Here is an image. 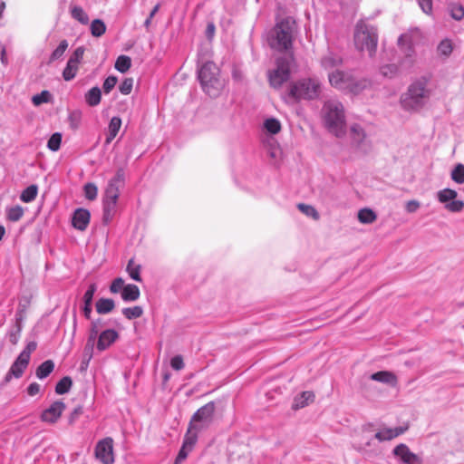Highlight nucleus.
<instances>
[{
    "label": "nucleus",
    "mask_w": 464,
    "mask_h": 464,
    "mask_svg": "<svg viewBox=\"0 0 464 464\" xmlns=\"http://www.w3.org/2000/svg\"><path fill=\"white\" fill-rule=\"evenodd\" d=\"M72 385V381L69 376L63 377L55 385V392L57 394L67 393Z\"/></svg>",
    "instance_id": "42"
},
{
    "label": "nucleus",
    "mask_w": 464,
    "mask_h": 464,
    "mask_svg": "<svg viewBox=\"0 0 464 464\" xmlns=\"http://www.w3.org/2000/svg\"><path fill=\"white\" fill-rule=\"evenodd\" d=\"M378 35L376 29L363 22L356 24L354 32L355 47L361 51H367L372 56L376 51Z\"/></svg>",
    "instance_id": "5"
},
{
    "label": "nucleus",
    "mask_w": 464,
    "mask_h": 464,
    "mask_svg": "<svg viewBox=\"0 0 464 464\" xmlns=\"http://www.w3.org/2000/svg\"><path fill=\"white\" fill-rule=\"evenodd\" d=\"M170 366L172 369L176 371H180L184 368L185 364L183 362V358L180 355H176L170 360Z\"/></svg>",
    "instance_id": "60"
},
{
    "label": "nucleus",
    "mask_w": 464,
    "mask_h": 464,
    "mask_svg": "<svg viewBox=\"0 0 464 464\" xmlns=\"http://www.w3.org/2000/svg\"><path fill=\"white\" fill-rule=\"evenodd\" d=\"M91 34L94 37H101L106 32V24L101 19H94L90 26Z\"/></svg>",
    "instance_id": "39"
},
{
    "label": "nucleus",
    "mask_w": 464,
    "mask_h": 464,
    "mask_svg": "<svg viewBox=\"0 0 464 464\" xmlns=\"http://www.w3.org/2000/svg\"><path fill=\"white\" fill-rule=\"evenodd\" d=\"M314 399V394L313 392H303L301 394L296 396L294 400L293 409L298 410L302 409L312 402Z\"/></svg>",
    "instance_id": "26"
},
{
    "label": "nucleus",
    "mask_w": 464,
    "mask_h": 464,
    "mask_svg": "<svg viewBox=\"0 0 464 464\" xmlns=\"http://www.w3.org/2000/svg\"><path fill=\"white\" fill-rule=\"evenodd\" d=\"M67 48L68 42L66 40H62L59 45L53 51L50 56V62H54L62 58Z\"/></svg>",
    "instance_id": "47"
},
{
    "label": "nucleus",
    "mask_w": 464,
    "mask_h": 464,
    "mask_svg": "<svg viewBox=\"0 0 464 464\" xmlns=\"http://www.w3.org/2000/svg\"><path fill=\"white\" fill-rule=\"evenodd\" d=\"M407 430V426L396 428L384 427L375 433L374 438L380 442L392 440V439L403 434Z\"/></svg>",
    "instance_id": "18"
},
{
    "label": "nucleus",
    "mask_w": 464,
    "mask_h": 464,
    "mask_svg": "<svg viewBox=\"0 0 464 464\" xmlns=\"http://www.w3.org/2000/svg\"><path fill=\"white\" fill-rule=\"evenodd\" d=\"M392 453L404 464H421L422 462L421 458L411 451L410 448L404 443L397 445Z\"/></svg>",
    "instance_id": "13"
},
{
    "label": "nucleus",
    "mask_w": 464,
    "mask_h": 464,
    "mask_svg": "<svg viewBox=\"0 0 464 464\" xmlns=\"http://www.w3.org/2000/svg\"><path fill=\"white\" fill-rule=\"evenodd\" d=\"M21 331H22L21 324H20V323L16 322L15 325L8 333V340L11 343H13V344L17 343L19 337H20Z\"/></svg>",
    "instance_id": "53"
},
{
    "label": "nucleus",
    "mask_w": 464,
    "mask_h": 464,
    "mask_svg": "<svg viewBox=\"0 0 464 464\" xmlns=\"http://www.w3.org/2000/svg\"><path fill=\"white\" fill-rule=\"evenodd\" d=\"M418 4L425 14H430L432 11V0H418Z\"/></svg>",
    "instance_id": "63"
},
{
    "label": "nucleus",
    "mask_w": 464,
    "mask_h": 464,
    "mask_svg": "<svg viewBox=\"0 0 464 464\" xmlns=\"http://www.w3.org/2000/svg\"><path fill=\"white\" fill-rule=\"evenodd\" d=\"M133 87V79L125 78L119 86V91L123 95H128L131 92Z\"/></svg>",
    "instance_id": "54"
},
{
    "label": "nucleus",
    "mask_w": 464,
    "mask_h": 464,
    "mask_svg": "<svg viewBox=\"0 0 464 464\" xmlns=\"http://www.w3.org/2000/svg\"><path fill=\"white\" fill-rule=\"evenodd\" d=\"M96 291H97V285L95 283H92V284L89 285L87 290L85 291V293L82 296V301H83L82 313L86 319L91 318V314H92V300H93V296H94V294Z\"/></svg>",
    "instance_id": "19"
},
{
    "label": "nucleus",
    "mask_w": 464,
    "mask_h": 464,
    "mask_svg": "<svg viewBox=\"0 0 464 464\" xmlns=\"http://www.w3.org/2000/svg\"><path fill=\"white\" fill-rule=\"evenodd\" d=\"M120 187L121 186L119 185L109 182L105 189V196L103 199L118 201L120 196Z\"/></svg>",
    "instance_id": "44"
},
{
    "label": "nucleus",
    "mask_w": 464,
    "mask_h": 464,
    "mask_svg": "<svg viewBox=\"0 0 464 464\" xmlns=\"http://www.w3.org/2000/svg\"><path fill=\"white\" fill-rule=\"evenodd\" d=\"M293 62L292 55L276 58V68L268 71L267 76L270 86L279 89L290 78V68Z\"/></svg>",
    "instance_id": "9"
},
{
    "label": "nucleus",
    "mask_w": 464,
    "mask_h": 464,
    "mask_svg": "<svg viewBox=\"0 0 464 464\" xmlns=\"http://www.w3.org/2000/svg\"><path fill=\"white\" fill-rule=\"evenodd\" d=\"M198 78L203 92L211 98L218 97L225 86L220 70L213 62H206L198 70Z\"/></svg>",
    "instance_id": "1"
},
{
    "label": "nucleus",
    "mask_w": 464,
    "mask_h": 464,
    "mask_svg": "<svg viewBox=\"0 0 464 464\" xmlns=\"http://www.w3.org/2000/svg\"><path fill=\"white\" fill-rule=\"evenodd\" d=\"M71 15L82 24H87L89 23V15L81 6H72L71 8Z\"/></svg>",
    "instance_id": "38"
},
{
    "label": "nucleus",
    "mask_w": 464,
    "mask_h": 464,
    "mask_svg": "<svg viewBox=\"0 0 464 464\" xmlns=\"http://www.w3.org/2000/svg\"><path fill=\"white\" fill-rule=\"evenodd\" d=\"M102 325H103V322H102V319H101V318L92 320L91 322L87 345H90V344L92 345L93 343L95 342V340L96 339L98 340L99 331L102 327Z\"/></svg>",
    "instance_id": "30"
},
{
    "label": "nucleus",
    "mask_w": 464,
    "mask_h": 464,
    "mask_svg": "<svg viewBox=\"0 0 464 464\" xmlns=\"http://www.w3.org/2000/svg\"><path fill=\"white\" fill-rule=\"evenodd\" d=\"M125 285H124V280L121 277H117L111 282L110 285V291L112 294H117L120 292L121 293Z\"/></svg>",
    "instance_id": "55"
},
{
    "label": "nucleus",
    "mask_w": 464,
    "mask_h": 464,
    "mask_svg": "<svg viewBox=\"0 0 464 464\" xmlns=\"http://www.w3.org/2000/svg\"><path fill=\"white\" fill-rule=\"evenodd\" d=\"M371 380L386 383L391 386H396L397 384V377L396 375L389 371H380L377 372L372 373L370 376Z\"/></svg>",
    "instance_id": "21"
},
{
    "label": "nucleus",
    "mask_w": 464,
    "mask_h": 464,
    "mask_svg": "<svg viewBox=\"0 0 464 464\" xmlns=\"http://www.w3.org/2000/svg\"><path fill=\"white\" fill-rule=\"evenodd\" d=\"M115 307V303L111 298H100L95 304L96 312L100 314L111 313Z\"/></svg>",
    "instance_id": "29"
},
{
    "label": "nucleus",
    "mask_w": 464,
    "mask_h": 464,
    "mask_svg": "<svg viewBox=\"0 0 464 464\" xmlns=\"http://www.w3.org/2000/svg\"><path fill=\"white\" fill-rule=\"evenodd\" d=\"M450 16L456 20L460 21L464 17V7L460 4H452L450 5Z\"/></svg>",
    "instance_id": "50"
},
{
    "label": "nucleus",
    "mask_w": 464,
    "mask_h": 464,
    "mask_svg": "<svg viewBox=\"0 0 464 464\" xmlns=\"http://www.w3.org/2000/svg\"><path fill=\"white\" fill-rule=\"evenodd\" d=\"M214 412L215 404L213 401H209L193 414L189 425L197 430L208 429L213 421Z\"/></svg>",
    "instance_id": "10"
},
{
    "label": "nucleus",
    "mask_w": 464,
    "mask_h": 464,
    "mask_svg": "<svg viewBox=\"0 0 464 464\" xmlns=\"http://www.w3.org/2000/svg\"><path fill=\"white\" fill-rule=\"evenodd\" d=\"M65 410V404L62 401L53 402L41 414V420L46 423H55Z\"/></svg>",
    "instance_id": "14"
},
{
    "label": "nucleus",
    "mask_w": 464,
    "mask_h": 464,
    "mask_svg": "<svg viewBox=\"0 0 464 464\" xmlns=\"http://www.w3.org/2000/svg\"><path fill=\"white\" fill-rule=\"evenodd\" d=\"M122 314L128 320H133L140 318L143 314V309L141 306L136 305L133 307H126L121 310Z\"/></svg>",
    "instance_id": "43"
},
{
    "label": "nucleus",
    "mask_w": 464,
    "mask_h": 464,
    "mask_svg": "<svg viewBox=\"0 0 464 464\" xmlns=\"http://www.w3.org/2000/svg\"><path fill=\"white\" fill-rule=\"evenodd\" d=\"M457 196V191L451 188H443L441 190H439L436 194L438 201L444 205L447 204L449 201L455 199Z\"/></svg>",
    "instance_id": "35"
},
{
    "label": "nucleus",
    "mask_w": 464,
    "mask_h": 464,
    "mask_svg": "<svg viewBox=\"0 0 464 464\" xmlns=\"http://www.w3.org/2000/svg\"><path fill=\"white\" fill-rule=\"evenodd\" d=\"M191 451V450H188V448L181 446L174 464H181L188 457V453Z\"/></svg>",
    "instance_id": "62"
},
{
    "label": "nucleus",
    "mask_w": 464,
    "mask_h": 464,
    "mask_svg": "<svg viewBox=\"0 0 464 464\" xmlns=\"http://www.w3.org/2000/svg\"><path fill=\"white\" fill-rule=\"evenodd\" d=\"M140 270H141V266L139 264H136L133 258L129 260V262L127 264L126 271L132 280L137 281V282H141Z\"/></svg>",
    "instance_id": "33"
},
{
    "label": "nucleus",
    "mask_w": 464,
    "mask_h": 464,
    "mask_svg": "<svg viewBox=\"0 0 464 464\" xmlns=\"http://www.w3.org/2000/svg\"><path fill=\"white\" fill-rule=\"evenodd\" d=\"M102 92L97 86L92 87L85 93V102L89 106L94 107L101 102Z\"/></svg>",
    "instance_id": "31"
},
{
    "label": "nucleus",
    "mask_w": 464,
    "mask_h": 464,
    "mask_svg": "<svg viewBox=\"0 0 464 464\" xmlns=\"http://www.w3.org/2000/svg\"><path fill=\"white\" fill-rule=\"evenodd\" d=\"M125 173L123 169H117L115 176L109 181L111 183L121 186L124 183Z\"/></svg>",
    "instance_id": "61"
},
{
    "label": "nucleus",
    "mask_w": 464,
    "mask_h": 464,
    "mask_svg": "<svg viewBox=\"0 0 464 464\" xmlns=\"http://www.w3.org/2000/svg\"><path fill=\"white\" fill-rule=\"evenodd\" d=\"M131 66V59L127 55H120L115 62L114 67L120 72H126Z\"/></svg>",
    "instance_id": "40"
},
{
    "label": "nucleus",
    "mask_w": 464,
    "mask_h": 464,
    "mask_svg": "<svg viewBox=\"0 0 464 464\" xmlns=\"http://www.w3.org/2000/svg\"><path fill=\"white\" fill-rule=\"evenodd\" d=\"M201 430H195L191 425H188V430L184 436L182 446L188 450H193L195 444L198 441V432Z\"/></svg>",
    "instance_id": "27"
},
{
    "label": "nucleus",
    "mask_w": 464,
    "mask_h": 464,
    "mask_svg": "<svg viewBox=\"0 0 464 464\" xmlns=\"http://www.w3.org/2000/svg\"><path fill=\"white\" fill-rule=\"evenodd\" d=\"M5 213L6 218L9 221L16 222L20 220L24 216V208L21 206L16 205L14 207L7 208Z\"/></svg>",
    "instance_id": "37"
},
{
    "label": "nucleus",
    "mask_w": 464,
    "mask_h": 464,
    "mask_svg": "<svg viewBox=\"0 0 464 464\" xmlns=\"http://www.w3.org/2000/svg\"><path fill=\"white\" fill-rule=\"evenodd\" d=\"M422 39V33L420 29L414 28L402 34L398 38L400 52L404 55L402 63L412 65L416 55L415 47Z\"/></svg>",
    "instance_id": "7"
},
{
    "label": "nucleus",
    "mask_w": 464,
    "mask_h": 464,
    "mask_svg": "<svg viewBox=\"0 0 464 464\" xmlns=\"http://www.w3.org/2000/svg\"><path fill=\"white\" fill-rule=\"evenodd\" d=\"M84 196L89 200H94L97 198L98 188L93 183H87L83 187Z\"/></svg>",
    "instance_id": "51"
},
{
    "label": "nucleus",
    "mask_w": 464,
    "mask_h": 464,
    "mask_svg": "<svg viewBox=\"0 0 464 464\" xmlns=\"http://www.w3.org/2000/svg\"><path fill=\"white\" fill-rule=\"evenodd\" d=\"M450 177L457 184L464 183V165L458 163L451 171Z\"/></svg>",
    "instance_id": "46"
},
{
    "label": "nucleus",
    "mask_w": 464,
    "mask_h": 464,
    "mask_svg": "<svg viewBox=\"0 0 464 464\" xmlns=\"http://www.w3.org/2000/svg\"><path fill=\"white\" fill-rule=\"evenodd\" d=\"M84 51L85 49L83 46H79L70 56L67 61V64L63 71V78L64 81H72L76 76L79 70V64L83 58Z\"/></svg>",
    "instance_id": "11"
},
{
    "label": "nucleus",
    "mask_w": 464,
    "mask_h": 464,
    "mask_svg": "<svg viewBox=\"0 0 464 464\" xmlns=\"http://www.w3.org/2000/svg\"><path fill=\"white\" fill-rule=\"evenodd\" d=\"M119 339V333L114 329H106L100 333L96 343L99 352L107 350Z\"/></svg>",
    "instance_id": "15"
},
{
    "label": "nucleus",
    "mask_w": 464,
    "mask_h": 464,
    "mask_svg": "<svg viewBox=\"0 0 464 464\" xmlns=\"http://www.w3.org/2000/svg\"><path fill=\"white\" fill-rule=\"evenodd\" d=\"M445 208L452 213H459L461 212L464 208V202L462 200H450L447 204H445Z\"/></svg>",
    "instance_id": "52"
},
{
    "label": "nucleus",
    "mask_w": 464,
    "mask_h": 464,
    "mask_svg": "<svg viewBox=\"0 0 464 464\" xmlns=\"http://www.w3.org/2000/svg\"><path fill=\"white\" fill-rule=\"evenodd\" d=\"M428 98L429 91L426 88V82L416 81L410 85L408 92L401 100V103L405 109L418 110L425 104Z\"/></svg>",
    "instance_id": "8"
},
{
    "label": "nucleus",
    "mask_w": 464,
    "mask_h": 464,
    "mask_svg": "<svg viewBox=\"0 0 464 464\" xmlns=\"http://www.w3.org/2000/svg\"><path fill=\"white\" fill-rule=\"evenodd\" d=\"M330 84L342 91L357 94L367 86L366 80H357L351 72L335 70L328 74Z\"/></svg>",
    "instance_id": "6"
},
{
    "label": "nucleus",
    "mask_w": 464,
    "mask_h": 464,
    "mask_svg": "<svg viewBox=\"0 0 464 464\" xmlns=\"http://www.w3.org/2000/svg\"><path fill=\"white\" fill-rule=\"evenodd\" d=\"M398 68L394 64H387L381 68V72L385 77H392L396 74Z\"/></svg>",
    "instance_id": "58"
},
{
    "label": "nucleus",
    "mask_w": 464,
    "mask_h": 464,
    "mask_svg": "<svg viewBox=\"0 0 464 464\" xmlns=\"http://www.w3.org/2000/svg\"><path fill=\"white\" fill-rule=\"evenodd\" d=\"M52 100V94L49 91H42L40 93L35 94L32 98V102L34 106H40L43 103H48Z\"/></svg>",
    "instance_id": "45"
},
{
    "label": "nucleus",
    "mask_w": 464,
    "mask_h": 464,
    "mask_svg": "<svg viewBox=\"0 0 464 464\" xmlns=\"http://www.w3.org/2000/svg\"><path fill=\"white\" fill-rule=\"evenodd\" d=\"M117 77L115 76H108L105 80H104V82H103V85H102V88H103V92L108 94L111 92V91L115 87L116 83H117Z\"/></svg>",
    "instance_id": "56"
},
{
    "label": "nucleus",
    "mask_w": 464,
    "mask_h": 464,
    "mask_svg": "<svg viewBox=\"0 0 464 464\" xmlns=\"http://www.w3.org/2000/svg\"><path fill=\"white\" fill-rule=\"evenodd\" d=\"M36 347L37 343L35 342H29L19 355H24V358L30 361L31 353L36 350Z\"/></svg>",
    "instance_id": "59"
},
{
    "label": "nucleus",
    "mask_w": 464,
    "mask_h": 464,
    "mask_svg": "<svg viewBox=\"0 0 464 464\" xmlns=\"http://www.w3.org/2000/svg\"><path fill=\"white\" fill-rule=\"evenodd\" d=\"M140 296V288L133 284L126 285L121 292V298L124 302H134L138 300Z\"/></svg>",
    "instance_id": "22"
},
{
    "label": "nucleus",
    "mask_w": 464,
    "mask_h": 464,
    "mask_svg": "<svg viewBox=\"0 0 464 464\" xmlns=\"http://www.w3.org/2000/svg\"><path fill=\"white\" fill-rule=\"evenodd\" d=\"M322 113L324 124L330 132L336 136L345 132V113L342 102L335 99L326 101Z\"/></svg>",
    "instance_id": "2"
},
{
    "label": "nucleus",
    "mask_w": 464,
    "mask_h": 464,
    "mask_svg": "<svg viewBox=\"0 0 464 464\" xmlns=\"http://www.w3.org/2000/svg\"><path fill=\"white\" fill-rule=\"evenodd\" d=\"M297 208L305 216L310 217L314 220L319 219V213L313 206L304 203H299Z\"/></svg>",
    "instance_id": "48"
},
{
    "label": "nucleus",
    "mask_w": 464,
    "mask_h": 464,
    "mask_svg": "<svg viewBox=\"0 0 464 464\" xmlns=\"http://www.w3.org/2000/svg\"><path fill=\"white\" fill-rule=\"evenodd\" d=\"M38 194V187L34 184L25 188L21 195L20 199L24 203H30L35 199Z\"/></svg>",
    "instance_id": "34"
},
{
    "label": "nucleus",
    "mask_w": 464,
    "mask_h": 464,
    "mask_svg": "<svg viewBox=\"0 0 464 464\" xmlns=\"http://www.w3.org/2000/svg\"><path fill=\"white\" fill-rule=\"evenodd\" d=\"M159 8H160V5H155L152 10L150 11L149 16L147 17V19L144 21V27L149 31L150 27V24H151V21H152V18L155 16V14L158 13L159 11Z\"/></svg>",
    "instance_id": "64"
},
{
    "label": "nucleus",
    "mask_w": 464,
    "mask_h": 464,
    "mask_svg": "<svg viewBox=\"0 0 464 464\" xmlns=\"http://www.w3.org/2000/svg\"><path fill=\"white\" fill-rule=\"evenodd\" d=\"M117 201L103 199V222L109 223L116 213Z\"/></svg>",
    "instance_id": "28"
},
{
    "label": "nucleus",
    "mask_w": 464,
    "mask_h": 464,
    "mask_svg": "<svg viewBox=\"0 0 464 464\" xmlns=\"http://www.w3.org/2000/svg\"><path fill=\"white\" fill-rule=\"evenodd\" d=\"M454 50V44L451 39L444 38L437 45L436 53L441 61L448 60Z\"/></svg>",
    "instance_id": "20"
},
{
    "label": "nucleus",
    "mask_w": 464,
    "mask_h": 464,
    "mask_svg": "<svg viewBox=\"0 0 464 464\" xmlns=\"http://www.w3.org/2000/svg\"><path fill=\"white\" fill-rule=\"evenodd\" d=\"M95 457L103 464H112L113 457V440L107 437L100 440L95 447Z\"/></svg>",
    "instance_id": "12"
},
{
    "label": "nucleus",
    "mask_w": 464,
    "mask_h": 464,
    "mask_svg": "<svg viewBox=\"0 0 464 464\" xmlns=\"http://www.w3.org/2000/svg\"><path fill=\"white\" fill-rule=\"evenodd\" d=\"M342 63V57L331 52L321 59V64L325 70L333 69L341 65Z\"/></svg>",
    "instance_id": "24"
},
{
    "label": "nucleus",
    "mask_w": 464,
    "mask_h": 464,
    "mask_svg": "<svg viewBox=\"0 0 464 464\" xmlns=\"http://www.w3.org/2000/svg\"><path fill=\"white\" fill-rule=\"evenodd\" d=\"M29 363V360L24 358V355H18L16 360L12 364L10 370L5 375V381L9 382L12 377L20 378Z\"/></svg>",
    "instance_id": "17"
},
{
    "label": "nucleus",
    "mask_w": 464,
    "mask_h": 464,
    "mask_svg": "<svg viewBox=\"0 0 464 464\" xmlns=\"http://www.w3.org/2000/svg\"><path fill=\"white\" fill-rule=\"evenodd\" d=\"M295 23L291 18H284L278 22L273 31L270 45L278 51H288L292 48Z\"/></svg>",
    "instance_id": "4"
},
{
    "label": "nucleus",
    "mask_w": 464,
    "mask_h": 464,
    "mask_svg": "<svg viewBox=\"0 0 464 464\" xmlns=\"http://www.w3.org/2000/svg\"><path fill=\"white\" fill-rule=\"evenodd\" d=\"M280 121L274 118H268L264 121V129L270 134H277L281 130Z\"/></svg>",
    "instance_id": "41"
},
{
    "label": "nucleus",
    "mask_w": 464,
    "mask_h": 464,
    "mask_svg": "<svg viewBox=\"0 0 464 464\" xmlns=\"http://www.w3.org/2000/svg\"><path fill=\"white\" fill-rule=\"evenodd\" d=\"M62 143V134L59 132L53 133L47 141V148L52 151H57Z\"/></svg>",
    "instance_id": "49"
},
{
    "label": "nucleus",
    "mask_w": 464,
    "mask_h": 464,
    "mask_svg": "<svg viewBox=\"0 0 464 464\" xmlns=\"http://www.w3.org/2000/svg\"><path fill=\"white\" fill-rule=\"evenodd\" d=\"M121 126V119L114 116L111 119L106 134L105 144L109 145L117 136Z\"/></svg>",
    "instance_id": "23"
},
{
    "label": "nucleus",
    "mask_w": 464,
    "mask_h": 464,
    "mask_svg": "<svg viewBox=\"0 0 464 464\" xmlns=\"http://www.w3.org/2000/svg\"><path fill=\"white\" fill-rule=\"evenodd\" d=\"M91 219L90 212L85 208H77L72 215V223L73 227L80 231L87 228Z\"/></svg>",
    "instance_id": "16"
},
{
    "label": "nucleus",
    "mask_w": 464,
    "mask_h": 464,
    "mask_svg": "<svg viewBox=\"0 0 464 464\" xmlns=\"http://www.w3.org/2000/svg\"><path fill=\"white\" fill-rule=\"evenodd\" d=\"M321 92V82L317 78H302L289 86L286 96L293 102L317 99Z\"/></svg>",
    "instance_id": "3"
},
{
    "label": "nucleus",
    "mask_w": 464,
    "mask_h": 464,
    "mask_svg": "<svg viewBox=\"0 0 464 464\" xmlns=\"http://www.w3.org/2000/svg\"><path fill=\"white\" fill-rule=\"evenodd\" d=\"M54 369V362L52 360H46L42 362L36 369V377L43 380L49 376Z\"/></svg>",
    "instance_id": "32"
},
{
    "label": "nucleus",
    "mask_w": 464,
    "mask_h": 464,
    "mask_svg": "<svg viewBox=\"0 0 464 464\" xmlns=\"http://www.w3.org/2000/svg\"><path fill=\"white\" fill-rule=\"evenodd\" d=\"M377 218V216L373 210L365 208H362L358 212V219L362 224H372Z\"/></svg>",
    "instance_id": "36"
},
{
    "label": "nucleus",
    "mask_w": 464,
    "mask_h": 464,
    "mask_svg": "<svg viewBox=\"0 0 464 464\" xmlns=\"http://www.w3.org/2000/svg\"><path fill=\"white\" fill-rule=\"evenodd\" d=\"M80 121H81V112L79 111H72L69 114V122H70V126L72 129H74V130L77 129L80 125Z\"/></svg>",
    "instance_id": "57"
},
{
    "label": "nucleus",
    "mask_w": 464,
    "mask_h": 464,
    "mask_svg": "<svg viewBox=\"0 0 464 464\" xmlns=\"http://www.w3.org/2000/svg\"><path fill=\"white\" fill-rule=\"evenodd\" d=\"M350 135L353 143L361 147L365 141V132L360 124H353L350 129Z\"/></svg>",
    "instance_id": "25"
}]
</instances>
